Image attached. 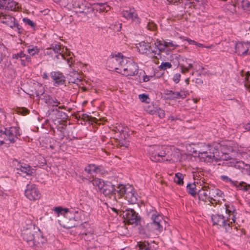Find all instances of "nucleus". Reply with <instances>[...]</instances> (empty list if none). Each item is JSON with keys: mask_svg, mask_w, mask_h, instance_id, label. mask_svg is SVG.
<instances>
[{"mask_svg": "<svg viewBox=\"0 0 250 250\" xmlns=\"http://www.w3.org/2000/svg\"><path fill=\"white\" fill-rule=\"evenodd\" d=\"M230 142L223 145L221 147V152L218 150L219 144L202 145L198 151V157L201 161L206 163H212L218 161H224L223 165L229 167L235 166L236 160L230 157L229 155V152L234 151V148L230 146Z\"/></svg>", "mask_w": 250, "mask_h": 250, "instance_id": "obj_1", "label": "nucleus"}, {"mask_svg": "<svg viewBox=\"0 0 250 250\" xmlns=\"http://www.w3.org/2000/svg\"><path fill=\"white\" fill-rule=\"evenodd\" d=\"M237 214L234 207L230 204H225L220 207L218 213L211 216L213 225L224 228L229 231L232 227V223L235 222Z\"/></svg>", "mask_w": 250, "mask_h": 250, "instance_id": "obj_2", "label": "nucleus"}, {"mask_svg": "<svg viewBox=\"0 0 250 250\" xmlns=\"http://www.w3.org/2000/svg\"><path fill=\"white\" fill-rule=\"evenodd\" d=\"M21 235L23 239L31 247H41L46 242L40 230L34 225L30 224L24 228Z\"/></svg>", "mask_w": 250, "mask_h": 250, "instance_id": "obj_3", "label": "nucleus"}, {"mask_svg": "<svg viewBox=\"0 0 250 250\" xmlns=\"http://www.w3.org/2000/svg\"><path fill=\"white\" fill-rule=\"evenodd\" d=\"M54 213L59 217L58 222L61 226L66 229H70L77 225L78 217H73L74 213L80 214L82 211L75 210L74 212L69 211L68 208L61 207H55L53 209Z\"/></svg>", "mask_w": 250, "mask_h": 250, "instance_id": "obj_4", "label": "nucleus"}, {"mask_svg": "<svg viewBox=\"0 0 250 250\" xmlns=\"http://www.w3.org/2000/svg\"><path fill=\"white\" fill-rule=\"evenodd\" d=\"M172 147L167 146H150L148 148V151L150 154V159L153 161H160L161 158L162 159L166 156L167 158V161H169L172 159L170 152Z\"/></svg>", "mask_w": 250, "mask_h": 250, "instance_id": "obj_5", "label": "nucleus"}, {"mask_svg": "<svg viewBox=\"0 0 250 250\" xmlns=\"http://www.w3.org/2000/svg\"><path fill=\"white\" fill-rule=\"evenodd\" d=\"M117 193L120 196L124 195L127 201L132 204H135L137 201V195L135 193L133 188L130 186L125 187L120 185L118 187Z\"/></svg>", "mask_w": 250, "mask_h": 250, "instance_id": "obj_6", "label": "nucleus"}, {"mask_svg": "<svg viewBox=\"0 0 250 250\" xmlns=\"http://www.w3.org/2000/svg\"><path fill=\"white\" fill-rule=\"evenodd\" d=\"M0 21L14 29L19 34L22 33L23 29L21 26L16 21L15 18L11 15L2 12L0 13Z\"/></svg>", "mask_w": 250, "mask_h": 250, "instance_id": "obj_7", "label": "nucleus"}, {"mask_svg": "<svg viewBox=\"0 0 250 250\" xmlns=\"http://www.w3.org/2000/svg\"><path fill=\"white\" fill-rule=\"evenodd\" d=\"M69 8H73L77 12L88 14L89 13L90 3L85 0H67Z\"/></svg>", "mask_w": 250, "mask_h": 250, "instance_id": "obj_8", "label": "nucleus"}, {"mask_svg": "<svg viewBox=\"0 0 250 250\" xmlns=\"http://www.w3.org/2000/svg\"><path fill=\"white\" fill-rule=\"evenodd\" d=\"M125 63H126V58L124 57L120 53L113 55L107 61L108 66L111 69L115 70L117 72L118 71L122 70V66Z\"/></svg>", "mask_w": 250, "mask_h": 250, "instance_id": "obj_9", "label": "nucleus"}, {"mask_svg": "<svg viewBox=\"0 0 250 250\" xmlns=\"http://www.w3.org/2000/svg\"><path fill=\"white\" fill-rule=\"evenodd\" d=\"M122 68L121 71H118V73H121L125 76H134L138 73V65L129 60L126 58V63H125Z\"/></svg>", "mask_w": 250, "mask_h": 250, "instance_id": "obj_10", "label": "nucleus"}, {"mask_svg": "<svg viewBox=\"0 0 250 250\" xmlns=\"http://www.w3.org/2000/svg\"><path fill=\"white\" fill-rule=\"evenodd\" d=\"M150 214L152 220V225L159 232H161L163 230L164 225L166 224L165 220H164L162 216L157 212L152 211Z\"/></svg>", "mask_w": 250, "mask_h": 250, "instance_id": "obj_11", "label": "nucleus"}, {"mask_svg": "<svg viewBox=\"0 0 250 250\" xmlns=\"http://www.w3.org/2000/svg\"><path fill=\"white\" fill-rule=\"evenodd\" d=\"M24 193L25 196L31 201L38 200L41 196L38 188L34 184H28Z\"/></svg>", "mask_w": 250, "mask_h": 250, "instance_id": "obj_12", "label": "nucleus"}, {"mask_svg": "<svg viewBox=\"0 0 250 250\" xmlns=\"http://www.w3.org/2000/svg\"><path fill=\"white\" fill-rule=\"evenodd\" d=\"M104 187L102 188L101 191L105 196H108L110 199H112L114 202L116 201V197L115 194L117 192V190L115 188L114 186L110 182H106L103 185Z\"/></svg>", "mask_w": 250, "mask_h": 250, "instance_id": "obj_13", "label": "nucleus"}, {"mask_svg": "<svg viewBox=\"0 0 250 250\" xmlns=\"http://www.w3.org/2000/svg\"><path fill=\"white\" fill-rule=\"evenodd\" d=\"M122 14L123 17L126 20H131L132 21L138 24L141 22V20L138 17L136 11L134 8H129L123 10Z\"/></svg>", "mask_w": 250, "mask_h": 250, "instance_id": "obj_14", "label": "nucleus"}, {"mask_svg": "<svg viewBox=\"0 0 250 250\" xmlns=\"http://www.w3.org/2000/svg\"><path fill=\"white\" fill-rule=\"evenodd\" d=\"M4 131L8 144L9 143H14L17 139L18 136L20 135L19 127H11L8 128H5Z\"/></svg>", "mask_w": 250, "mask_h": 250, "instance_id": "obj_15", "label": "nucleus"}, {"mask_svg": "<svg viewBox=\"0 0 250 250\" xmlns=\"http://www.w3.org/2000/svg\"><path fill=\"white\" fill-rule=\"evenodd\" d=\"M21 7L20 4L13 0H0V8L10 10L17 11Z\"/></svg>", "mask_w": 250, "mask_h": 250, "instance_id": "obj_16", "label": "nucleus"}, {"mask_svg": "<svg viewBox=\"0 0 250 250\" xmlns=\"http://www.w3.org/2000/svg\"><path fill=\"white\" fill-rule=\"evenodd\" d=\"M123 216L130 224L137 225L139 220L138 214L132 209H126L123 211Z\"/></svg>", "mask_w": 250, "mask_h": 250, "instance_id": "obj_17", "label": "nucleus"}, {"mask_svg": "<svg viewBox=\"0 0 250 250\" xmlns=\"http://www.w3.org/2000/svg\"><path fill=\"white\" fill-rule=\"evenodd\" d=\"M200 200L207 202H211L212 197H210V188L208 186H204L201 188L198 189L197 193Z\"/></svg>", "mask_w": 250, "mask_h": 250, "instance_id": "obj_18", "label": "nucleus"}, {"mask_svg": "<svg viewBox=\"0 0 250 250\" xmlns=\"http://www.w3.org/2000/svg\"><path fill=\"white\" fill-rule=\"evenodd\" d=\"M50 49H52L55 53L59 54V55L56 56L58 59H60L59 57H61L62 59L66 60L67 63L71 66V64L70 63V60H71V58H66L65 56V53L66 52L67 50L66 48L65 49L63 47L61 48V45L56 44L54 45L52 44Z\"/></svg>", "mask_w": 250, "mask_h": 250, "instance_id": "obj_19", "label": "nucleus"}, {"mask_svg": "<svg viewBox=\"0 0 250 250\" xmlns=\"http://www.w3.org/2000/svg\"><path fill=\"white\" fill-rule=\"evenodd\" d=\"M50 77L54 82L55 86L63 84L65 82V78L62 73L59 71H53L50 73Z\"/></svg>", "mask_w": 250, "mask_h": 250, "instance_id": "obj_20", "label": "nucleus"}, {"mask_svg": "<svg viewBox=\"0 0 250 250\" xmlns=\"http://www.w3.org/2000/svg\"><path fill=\"white\" fill-rule=\"evenodd\" d=\"M154 44L159 50V51H157V50H152V53L154 54V55L152 56V58L158 59L159 57H161L160 52H164L167 48L166 41L157 40L155 42Z\"/></svg>", "mask_w": 250, "mask_h": 250, "instance_id": "obj_21", "label": "nucleus"}, {"mask_svg": "<svg viewBox=\"0 0 250 250\" xmlns=\"http://www.w3.org/2000/svg\"><path fill=\"white\" fill-rule=\"evenodd\" d=\"M84 171L88 174L90 175V176H87L86 178H93L96 176V174L100 172L101 168L98 166H96L94 164H89L84 168Z\"/></svg>", "mask_w": 250, "mask_h": 250, "instance_id": "obj_22", "label": "nucleus"}, {"mask_svg": "<svg viewBox=\"0 0 250 250\" xmlns=\"http://www.w3.org/2000/svg\"><path fill=\"white\" fill-rule=\"evenodd\" d=\"M188 94V91L184 90H181L180 91H173L171 90L167 91L166 95L168 96V98L174 100L177 99H184L187 97Z\"/></svg>", "mask_w": 250, "mask_h": 250, "instance_id": "obj_23", "label": "nucleus"}, {"mask_svg": "<svg viewBox=\"0 0 250 250\" xmlns=\"http://www.w3.org/2000/svg\"><path fill=\"white\" fill-rule=\"evenodd\" d=\"M18 173L22 174H25L26 175H31L33 173V169L31 168V167L26 164H19L17 167Z\"/></svg>", "mask_w": 250, "mask_h": 250, "instance_id": "obj_24", "label": "nucleus"}, {"mask_svg": "<svg viewBox=\"0 0 250 250\" xmlns=\"http://www.w3.org/2000/svg\"><path fill=\"white\" fill-rule=\"evenodd\" d=\"M136 47L138 51L141 54H148L151 51L150 43L144 41L137 44Z\"/></svg>", "mask_w": 250, "mask_h": 250, "instance_id": "obj_25", "label": "nucleus"}, {"mask_svg": "<svg viewBox=\"0 0 250 250\" xmlns=\"http://www.w3.org/2000/svg\"><path fill=\"white\" fill-rule=\"evenodd\" d=\"M110 9V7L104 3H94L91 5L89 7V13L96 10L97 11L100 12H107Z\"/></svg>", "mask_w": 250, "mask_h": 250, "instance_id": "obj_26", "label": "nucleus"}, {"mask_svg": "<svg viewBox=\"0 0 250 250\" xmlns=\"http://www.w3.org/2000/svg\"><path fill=\"white\" fill-rule=\"evenodd\" d=\"M247 43L239 42L236 44L235 49L236 52L240 55H248Z\"/></svg>", "mask_w": 250, "mask_h": 250, "instance_id": "obj_27", "label": "nucleus"}, {"mask_svg": "<svg viewBox=\"0 0 250 250\" xmlns=\"http://www.w3.org/2000/svg\"><path fill=\"white\" fill-rule=\"evenodd\" d=\"M68 79L69 82L78 83L82 80L81 75L75 70L70 71L68 75Z\"/></svg>", "mask_w": 250, "mask_h": 250, "instance_id": "obj_28", "label": "nucleus"}, {"mask_svg": "<svg viewBox=\"0 0 250 250\" xmlns=\"http://www.w3.org/2000/svg\"><path fill=\"white\" fill-rule=\"evenodd\" d=\"M44 99L45 103L50 106H57L61 104L55 97H52L49 95L45 96Z\"/></svg>", "mask_w": 250, "mask_h": 250, "instance_id": "obj_29", "label": "nucleus"}, {"mask_svg": "<svg viewBox=\"0 0 250 250\" xmlns=\"http://www.w3.org/2000/svg\"><path fill=\"white\" fill-rule=\"evenodd\" d=\"M88 180L89 182L92 183L94 186L98 187V188L101 190L102 188L104 187L103 185L105 183L104 181H102L100 179L93 178H86Z\"/></svg>", "mask_w": 250, "mask_h": 250, "instance_id": "obj_30", "label": "nucleus"}, {"mask_svg": "<svg viewBox=\"0 0 250 250\" xmlns=\"http://www.w3.org/2000/svg\"><path fill=\"white\" fill-rule=\"evenodd\" d=\"M40 52V49L37 46L30 45L27 46V52L31 56L38 54Z\"/></svg>", "mask_w": 250, "mask_h": 250, "instance_id": "obj_31", "label": "nucleus"}, {"mask_svg": "<svg viewBox=\"0 0 250 250\" xmlns=\"http://www.w3.org/2000/svg\"><path fill=\"white\" fill-rule=\"evenodd\" d=\"M243 77L245 81V86L250 92V73L249 72H246Z\"/></svg>", "mask_w": 250, "mask_h": 250, "instance_id": "obj_32", "label": "nucleus"}, {"mask_svg": "<svg viewBox=\"0 0 250 250\" xmlns=\"http://www.w3.org/2000/svg\"><path fill=\"white\" fill-rule=\"evenodd\" d=\"M183 179L184 175L181 173H177L175 174L174 181L177 184L183 185L184 184Z\"/></svg>", "mask_w": 250, "mask_h": 250, "instance_id": "obj_33", "label": "nucleus"}, {"mask_svg": "<svg viewBox=\"0 0 250 250\" xmlns=\"http://www.w3.org/2000/svg\"><path fill=\"white\" fill-rule=\"evenodd\" d=\"M235 186H236L239 189L244 191H247L250 187V185L247 184L246 183L243 182L238 183L237 181V185Z\"/></svg>", "mask_w": 250, "mask_h": 250, "instance_id": "obj_34", "label": "nucleus"}, {"mask_svg": "<svg viewBox=\"0 0 250 250\" xmlns=\"http://www.w3.org/2000/svg\"><path fill=\"white\" fill-rule=\"evenodd\" d=\"M8 144L7 140L6 139V136L4 131L0 130V146L3 144Z\"/></svg>", "mask_w": 250, "mask_h": 250, "instance_id": "obj_35", "label": "nucleus"}, {"mask_svg": "<svg viewBox=\"0 0 250 250\" xmlns=\"http://www.w3.org/2000/svg\"><path fill=\"white\" fill-rule=\"evenodd\" d=\"M210 197L212 198L213 197H215L216 196L222 197L223 194V192L217 188L212 189L211 190L210 189Z\"/></svg>", "mask_w": 250, "mask_h": 250, "instance_id": "obj_36", "label": "nucleus"}, {"mask_svg": "<svg viewBox=\"0 0 250 250\" xmlns=\"http://www.w3.org/2000/svg\"><path fill=\"white\" fill-rule=\"evenodd\" d=\"M139 250H150L148 247L149 244L147 242H139L138 243Z\"/></svg>", "mask_w": 250, "mask_h": 250, "instance_id": "obj_37", "label": "nucleus"}, {"mask_svg": "<svg viewBox=\"0 0 250 250\" xmlns=\"http://www.w3.org/2000/svg\"><path fill=\"white\" fill-rule=\"evenodd\" d=\"M195 186V184H189L187 186V189L188 193L192 196H194L196 194Z\"/></svg>", "mask_w": 250, "mask_h": 250, "instance_id": "obj_38", "label": "nucleus"}, {"mask_svg": "<svg viewBox=\"0 0 250 250\" xmlns=\"http://www.w3.org/2000/svg\"><path fill=\"white\" fill-rule=\"evenodd\" d=\"M23 22L26 25H28L32 28L35 27V23L27 18H24L22 19Z\"/></svg>", "mask_w": 250, "mask_h": 250, "instance_id": "obj_39", "label": "nucleus"}, {"mask_svg": "<svg viewBox=\"0 0 250 250\" xmlns=\"http://www.w3.org/2000/svg\"><path fill=\"white\" fill-rule=\"evenodd\" d=\"M235 2H233V4L228 5L227 9L229 10L231 13H233L236 12V4L238 2L236 0Z\"/></svg>", "mask_w": 250, "mask_h": 250, "instance_id": "obj_40", "label": "nucleus"}, {"mask_svg": "<svg viewBox=\"0 0 250 250\" xmlns=\"http://www.w3.org/2000/svg\"><path fill=\"white\" fill-rule=\"evenodd\" d=\"M147 28L149 30L154 31L157 28V25L154 22L149 21L147 24Z\"/></svg>", "mask_w": 250, "mask_h": 250, "instance_id": "obj_41", "label": "nucleus"}, {"mask_svg": "<svg viewBox=\"0 0 250 250\" xmlns=\"http://www.w3.org/2000/svg\"><path fill=\"white\" fill-rule=\"evenodd\" d=\"M166 44H167V48H172L173 49L178 46V45L177 44L174 43L172 41H169V42L166 41Z\"/></svg>", "mask_w": 250, "mask_h": 250, "instance_id": "obj_42", "label": "nucleus"}, {"mask_svg": "<svg viewBox=\"0 0 250 250\" xmlns=\"http://www.w3.org/2000/svg\"><path fill=\"white\" fill-rule=\"evenodd\" d=\"M172 65L170 63L168 62H163L160 66V68L162 69L165 70L167 68H169L171 67Z\"/></svg>", "mask_w": 250, "mask_h": 250, "instance_id": "obj_43", "label": "nucleus"}, {"mask_svg": "<svg viewBox=\"0 0 250 250\" xmlns=\"http://www.w3.org/2000/svg\"><path fill=\"white\" fill-rule=\"evenodd\" d=\"M141 75H142L143 80V82H147L149 81L150 80V77L152 78V76H148L145 75V72L142 71V72H140L139 73V76L140 77Z\"/></svg>", "mask_w": 250, "mask_h": 250, "instance_id": "obj_44", "label": "nucleus"}, {"mask_svg": "<svg viewBox=\"0 0 250 250\" xmlns=\"http://www.w3.org/2000/svg\"><path fill=\"white\" fill-rule=\"evenodd\" d=\"M28 110L25 108H20L18 109L17 112L22 115H25L28 113Z\"/></svg>", "mask_w": 250, "mask_h": 250, "instance_id": "obj_45", "label": "nucleus"}, {"mask_svg": "<svg viewBox=\"0 0 250 250\" xmlns=\"http://www.w3.org/2000/svg\"><path fill=\"white\" fill-rule=\"evenodd\" d=\"M221 179L225 181L226 182H229L233 185H237V181H233L232 180H231L229 178L228 176L225 175H222L221 176Z\"/></svg>", "mask_w": 250, "mask_h": 250, "instance_id": "obj_46", "label": "nucleus"}, {"mask_svg": "<svg viewBox=\"0 0 250 250\" xmlns=\"http://www.w3.org/2000/svg\"><path fill=\"white\" fill-rule=\"evenodd\" d=\"M155 112L156 114L160 118H163L165 117V113L164 110L161 108L157 109Z\"/></svg>", "mask_w": 250, "mask_h": 250, "instance_id": "obj_47", "label": "nucleus"}, {"mask_svg": "<svg viewBox=\"0 0 250 250\" xmlns=\"http://www.w3.org/2000/svg\"><path fill=\"white\" fill-rule=\"evenodd\" d=\"M179 67L181 69V72L183 74H185L188 72L189 69L188 68L187 66H185L184 64H180Z\"/></svg>", "mask_w": 250, "mask_h": 250, "instance_id": "obj_48", "label": "nucleus"}, {"mask_svg": "<svg viewBox=\"0 0 250 250\" xmlns=\"http://www.w3.org/2000/svg\"><path fill=\"white\" fill-rule=\"evenodd\" d=\"M139 99L142 102H146V103H148V102H147V100H149V98L147 95H146L144 94H140L139 95Z\"/></svg>", "mask_w": 250, "mask_h": 250, "instance_id": "obj_49", "label": "nucleus"}, {"mask_svg": "<svg viewBox=\"0 0 250 250\" xmlns=\"http://www.w3.org/2000/svg\"><path fill=\"white\" fill-rule=\"evenodd\" d=\"M56 2L59 3L61 5L65 7L68 5L67 0H54Z\"/></svg>", "mask_w": 250, "mask_h": 250, "instance_id": "obj_50", "label": "nucleus"}, {"mask_svg": "<svg viewBox=\"0 0 250 250\" xmlns=\"http://www.w3.org/2000/svg\"><path fill=\"white\" fill-rule=\"evenodd\" d=\"M180 78H181V75L179 73H177L174 75L173 78V81L175 83H179V82L180 80Z\"/></svg>", "mask_w": 250, "mask_h": 250, "instance_id": "obj_51", "label": "nucleus"}, {"mask_svg": "<svg viewBox=\"0 0 250 250\" xmlns=\"http://www.w3.org/2000/svg\"><path fill=\"white\" fill-rule=\"evenodd\" d=\"M122 27V24L121 23H117L116 24L114 25L113 27V30L116 31H120Z\"/></svg>", "mask_w": 250, "mask_h": 250, "instance_id": "obj_52", "label": "nucleus"}, {"mask_svg": "<svg viewBox=\"0 0 250 250\" xmlns=\"http://www.w3.org/2000/svg\"><path fill=\"white\" fill-rule=\"evenodd\" d=\"M187 42H188L190 44H194L196 45V43L197 42H195V41L194 40H192L191 39H189L188 38H187L186 40Z\"/></svg>", "mask_w": 250, "mask_h": 250, "instance_id": "obj_53", "label": "nucleus"}, {"mask_svg": "<svg viewBox=\"0 0 250 250\" xmlns=\"http://www.w3.org/2000/svg\"><path fill=\"white\" fill-rule=\"evenodd\" d=\"M245 166V169L247 171L248 174L250 175V165L246 164Z\"/></svg>", "mask_w": 250, "mask_h": 250, "instance_id": "obj_54", "label": "nucleus"}, {"mask_svg": "<svg viewBox=\"0 0 250 250\" xmlns=\"http://www.w3.org/2000/svg\"><path fill=\"white\" fill-rule=\"evenodd\" d=\"M23 59H24V60L27 62H31V57L29 55H26V54L25 55V56H24V57Z\"/></svg>", "mask_w": 250, "mask_h": 250, "instance_id": "obj_55", "label": "nucleus"}, {"mask_svg": "<svg viewBox=\"0 0 250 250\" xmlns=\"http://www.w3.org/2000/svg\"><path fill=\"white\" fill-rule=\"evenodd\" d=\"M25 54H24L23 52H21L19 53V58H20L21 59H22L24 58V56H25Z\"/></svg>", "mask_w": 250, "mask_h": 250, "instance_id": "obj_56", "label": "nucleus"}, {"mask_svg": "<svg viewBox=\"0 0 250 250\" xmlns=\"http://www.w3.org/2000/svg\"><path fill=\"white\" fill-rule=\"evenodd\" d=\"M3 48V46H0V63L1 62L2 60V53L1 52V50Z\"/></svg>", "mask_w": 250, "mask_h": 250, "instance_id": "obj_57", "label": "nucleus"}, {"mask_svg": "<svg viewBox=\"0 0 250 250\" xmlns=\"http://www.w3.org/2000/svg\"><path fill=\"white\" fill-rule=\"evenodd\" d=\"M169 3H175L177 2H180L183 0H167Z\"/></svg>", "mask_w": 250, "mask_h": 250, "instance_id": "obj_58", "label": "nucleus"}, {"mask_svg": "<svg viewBox=\"0 0 250 250\" xmlns=\"http://www.w3.org/2000/svg\"><path fill=\"white\" fill-rule=\"evenodd\" d=\"M247 48L248 49V55H250V43H247Z\"/></svg>", "mask_w": 250, "mask_h": 250, "instance_id": "obj_59", "label": "nucleus"}, {"mask_svg": "<svg viewBox=\"0 0 250 250\" xmlns=\"http://www.w3.org/2000/svg\"><path fill=\"white\" fill-rule=\"evenodd\" d=\"M26 62L24 60V59H21V63L22 65L25 66L26 65Z\"/></svg>", "mask_w": 250, "mask_h": 250, "instance_id": "obj_60", "label": "nucleus"}, {"mask_svg": "<svg viewBox=\"0 0 250 250\" xmlns=\"http://www.w3.org/2000/svg\"><path fill=\"white\" fill-rule=\"evenodd\" d=\"M82 235H84L85 236L88 235H90L91 236H92V234L91 233L88 232H86V233H82Z\"/></svg>", "mask_w": 250, "mask_h": 250, "instance_id": "obj_61", "label": "nucleus"}, {"mask_svg": "<svg viewBox=\"0 0 250 250\" xmlns=\"http://www.w3.org/2000/svg\"><path fill=\"white\" fill-rule=\"evenodd\" d=\"M196 45L199 47H204V46H205V45L204 44L200 43H198L197 42L196 43Z\"/></svg>", "mask_w": 250, "mask_h": 250, "instance_id": "obj_62", "label": "nucleus"}, {"mask_svg": "<svg viewBox=\"0 0 250 250\" xmlns=\"http://www.w3.org/2000/svg\"><path fill=\"white\" fill-rule=\"evenodd\" d=\"M18 58H19V53L15 54L13 55V58L18 59Z\"/></svg>", "mask_w": 250, "mask_h": 250, "instance_id": "obj_63", "label": "nucleus"}, {"mask_svg": "<svg viewBox=\"0 0 250 250\" xmlns=\"http://www.w3.org/2000/svg\"><path fill=\"white\" fill-rule=\"evenodd\" d=\"M90 117L88 115H83V119L84 120H90Z\"/></svg>", "mask_w": 250, "mask_h": 250, "instance_id": "obj_64", "label": "nucleus"}]
</instances>
